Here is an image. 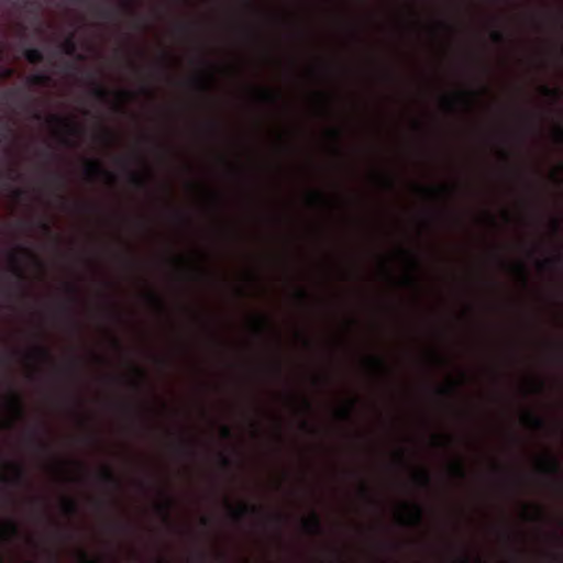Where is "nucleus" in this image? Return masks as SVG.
Segmentation results:
<instances>
[{"instance_id": "nucleus-60", "label": "nucleus", "mask_w": 563, "mask_h": 563, "mask_svg": "<svg viewBox=\"0 0 563 563\" xmlns=\"http://www.w3.org/2000/svg\"><path fill=\"white\" fill-rule=\"evenodd\" d=\"M134 368H135V371L137 372V374L141 376V378L143 380L145 378V373L142 369H140L139 367H134Z\"/></svg>"}, {"instance_id": "nucleus-44", "label": "nucleus", "mask_w": 563, "mask_h": 563, "mask_svg": "<svg viewBox=\"0 0 563 563\" xmlns=\"http://www.w3.org/2000/svg\"><path fill=\"white\" fill-rule=\"evenodd\" d=\"M98 15L101 16V18L108 19V18L111 16V11L100 9V10H98Z\"/></svg>"}, {"instance_id": "nucleus-9", "label": "nucleus", "mask_w": 563, "mask_h": 563, "mask_svg": "<svg viewBox=\"0 0 563 563\" xmlns=\"http://www.w3.org/2000/svg\"><path fill=\"white\" fill-rule=\"evenodd\" d=\"M9 258H10V262L12 264V273L14 274V276L22 283L24 284L25 283V279H26V276H25V273L24 271L22 269L21 265H20V261H19V257L16 256L15 253H10L9 254Z\"/></svg>"}, {"instance_id": "nucleus-62", "label": "nucleus", "mask_w": 563, "mask_h": 563, "mask_svg": "<svg viewBox=\"0 0 563 563\" xmlns=\"http://www.w3.org/2000/svg\"><path fill=\"white\" fill-rule=\"evenodd\" d=\"M303 405L307 410H311V404L307 399L303 400Z\"/></svg>"}, {"instance_id": "nucleus-31", "label": "nucleus", "mask_w": 563, "mask_h": 563, "mask_svg": "<svg viewBox=\"0 0 563 563\" xmlns=\"http://www.w3.org/2000/svg\"><path fill=\"white\" fill-rule=\"evenodd\" d=\"M542 92H543L544 96H547L549 98L558 99L560 97V91L559 90L551 89L548 86H543L542 87Z\"/></svg>"}, {"instance_id": "nucleus-32", "label": "nucleus", "mask_w": 563, "mask_h": 563, "mask_svg": "<svg viewBox=\"0 0 563 563\" xmlns=\"http://www.w3.org/2000/svg\"><path fill=\"white\" fill-rule=\"evenodd\" d=\"M11 132L10 126L2 121L0 117V142L7 139L8 134Z\"/></svg>"}, {"instance_id": "nucleus-58", "label": "nucleus", "mask_w": 563, "mask_h": 563, "mask_svg": "<svg viewBox=\"0 0 563 563\" xmlns=\"http://www.w3.org/2000/svg\"><path fill=\"white\" fill-rule=\"evenodd\" d=\"M406 283H407L408 285H410V286L416 285V280H415L412 277H407V278H406Z\"/></svg>"}, {"instance_id": "nucleus-47", "label": "nucleus", "mask_w": 563, "mask_h": 563, "mask_svg": "<svg viewBox=\"0 0 563 563\" xmlns=\"http://www.w3.org/2000/svg\"><path fill=\"white\" fill-rule=\"evenodd\" d=\"M112 344H113V346H114L115 349H118V350H121V349H122V343H121V341H120L118 338H115V336H113V338H112Z\"/></svg>"}, {"instance_id": "nucleus-34", "label": "nucleus", "mask_w": 563, "mask_h": 563, "mask_svg": "<svg viewBox=\"0 0 563 563\" xmlns=\"http://www.w3.org/2000/svg\"><path fill=\"white\" fill-rule=\"evenodd\" d=\"M211 79H212L211 74H207V76L205 78L198 79V84L203 91H206L208 89V81Z\"/></svg>"}, {"instance_id": "nucleus-15", "label": "nucleus", "mask_w": 563, "mask_h": 563, "mask_svg": "<svg viewBox=\"0 0 563 563\" xmlns=\"http://www.w3.org/2000/svg\"><path fill=\"white\" fill-rule=\"evenodd\" d=\"M51 82V77L44 73H37L27 78V84L31 86H47Z\"/></svg>"}, {"instance_id": "nucleus-20", "label": "nucleus", "mask_w": 563, "mask_h": 563, "mask_svg": "<svg viewBox=\"0 0 563 563\" xmlns=\"http://www.w3.org/2000/svg\"><path fill=\"white\" fill-rule=\"evenodd\" d=\"M92 96L100 101H107L109 97V91L102 86L98 85L97 82H92Z\"/></svg>"}, {"instance_id": "nucleus-23", "label": "nucleus", "mask_w": 563, "mask_h": 563, "mask_svg": "<svg viewBox=\"0 0 563 563\" xmlns=\"http://www.w3.org/2000/svg\"><path fill=\"white\" fill-rule=\"evenodd\" d=\"M354 406H355V401L354 400L350 401L347 406L338 410V416L342 420L350 421L352 418Z\"/></svg>"}, {"instance_id": "nucleus-28", "label": "nucleus", "mask_w": 563, "mask_h": 563, "mask_svg": "<svg viewBox=\"0 0 563 563\" xmlns=\"http://www.w3.org/2000/svg\"><path fill=\"white\" fill-rule=\"evenodd\" d=\"M457 390V386L456 384H450L449 386L446 387H441L438 389L439 394L443 395V396H451V395H454Z\"/></svg>"}, {"instance_id": "nucleus-13", "label": "nucleus", "mask_w": 563, "mask_h": 563, "mask_svg": "<svg viewBox=\"0 0 563 563\" xmlns=\"http://www.w3.org/2000/svg\"><path fill=\"white\" fill-rule=\"evenodd\" d=\"M63 511L67 516H76L78 514V504L74 498L65 497L62 501Z\"/></svg>"}, {"instance_id": "nucleus-25", "label": "nucleus", "mask_w": 563, "mask_h": 563, "mask_svg": "<svg viewBox=\"0 0 563 563\" xmlns=\"http://www.w3.org/2000/svg\"><path fill=\"white\" fill-rule=\"evenodd\" d=\"M411 509H412V517H411L412 523L420 525L422 521V517H423L422 507L419 504H412Z\"/></svg>"}, {"instance_id": "nucleus-14", "label": "nucleus", "mask_w": 563, "mask_h": 563, "mask_svg": "<svg viewBox=\"0 0 563 563\" xmlns=\"http://www.w3.org/2000/svg\"><path fill=\"white\" fill-rule=\"evenodd\" d=\"M62 52L68 56H75L77 53V43L71 34L60 45Z\"/></svg>"}, {"instance_id": "nucleus-56", "label": "nucleus", "mask_w": 563, "mask_h": 563, "mask_svg": "<svg viewBox=\"0 0 563 563\" xmlns=\"http://www.w3.org/2000/svg\"><path fill=\"white\" fill-rule=\"evenodd\" d=\"M274 368L276 369V373H277L278 375H282V365H280V363H279V362L275 364V367H274Z\"/></svg>"}, {"instance_id": "nucleus-40", "label": "nucleus", "mask_w": 563, "mask_h": 563, "mask_svg": "<svg viewBox=\"0 0 563 563\" xmlns=\"http://www.w3.org/2000/svg\"><path fill=\"white\" fill-rule=\"evenodd\" d=\"M20 251L22 253H24L25 255L33 257L35 260L36 264L42 266V263L40 262V260L29 249L20 247Z\"/></svg>"}, {"instance_id": "nucleus-38", "label": "nucleus", "mask_w": 563, "mask_h": 563, "mask_svg": "<svg viewBox=\"0 0 563 563\" xmlns=\"http://www.w3.org/2000/svg\"><path fill=\"white\" fill-rule=\"evenodd\" d=\"M516 268L520 273V275L522 276L523 282L527 283V268H526L525 264L523 263H518L516 265Z\"/></svg>"}, {"instance_id": "nucleus-48", "label": "nucleus", "mask_w": 563, "mask_h": 563, "mask_svg": "<svg viewBox=\"0 0 563 563\" xmlns=\"http://www.w3.org/2000/svg\"><path fill=\"white\" fill-rule=\"evenodd\" d=\"M298 297L301 299V300H306L307 297H308V294L305 289H299L298 292H297Z\"/></svg>"}, {"instance_id": "nucleus-24", "label": "nucleus", "mask_w": 563, "mask_h": 563, "mask_svg": "<svg viewBox=\"0 0 563 563\" xmlns=\"http://www.w3.org/2000/svg\"><path fill=\"white\" fill-rule=\"evenodd\" d=\"M258 96L263 101L272 104H275L279 99V95L268 91L266 89H260Z\"/></svg>"}, {"instance_id": "nucleus-52", "label": "nucleus", "mask_w": 563, "mask_h": 563, "mask_svg": "<svg viewBox=\"0 0 563 563\" xmlns=\"http://www.w3.org/2000/svg\"><path fill=\"white\" fill-rule=\"evenodd\" d=\"M331 135L335 139V140H339L340 136H341V133L339 130H332L331 131Z\"/></svg>"}, {"instance_id": "nucleus-16", "label": "nucleus", "mask_w": 563, "mask_h": 563, "mask_svg": "<svg viewBox=\"0 0 563 563\" xmlns=\"http://www.w3.org/2000/svg\"><path fill=\"white\" fill-rule=\"evenodd\" d=\"M130 183L137 189H145L147 187V178L129 170Z\"/></svg>"}, {"instance_id": "nucleus-37", "label": "nucleus", "mask_w": 563, "mask_h": 563, "mask_svg": "<svg viewBox=\"0 0 563 563\" xmlns=\"http://www.w3.org/2000/svg\"><path fill=\"white\" fill-rule=\"evenodd\" d=\"M120 8L125 11V12H129L131 14H134V10L132 9V4L130 1H121L120 2Z\"/></svg>"}, {"instance_id": "nucleus-55", "label": "nucleus", "mask_w": 563, "mask_h": 563, "mask_svg": "<svg viewBox=\"0 0 563 563\" xmlns=\"http://www.w3.org/2000/svg\"><path fill=\"white\" fill-rule=\"evenodd\" d=\"M552 224H553V229H554V231H555V232H558V231H559V229H560V223H559V221H558V220H553V221H552Z\"/></svg>"}, {"instance_id": "nucleus-22", "label": "nucleus", "mask_w": 563, "mask_h": 563, "mask_svg": "<svg viewBox=\"0 0 563 563\" xmlns=\"http://www.w3.org/2000/svg\"><path fill=\"white\" fill-rule=\"evenodd\" d=\"M526 419L531 423V426L536 429H539V430H542L545 428V421L544 419H542L541 417L532 413V412H528L526 415Z\"/></svg>"}, {"instance_id": "nucleus-39", "label": "nucleus", "mask_w": 563, "mask_h": 563, "mask_svg": "<svg viewBox=\"0 0 563 563\" xmlns=\"http://www.w3.org/2000/svg\"><path fill=\"white\" fill-rule=\"evenodd\" d=\"M361 494L363 497H365L367 500H369L371 503H373V499L371 497V493H369V488L367 487V485L365 484H362L361 485Z\"/></svg>"}, {"instance_id": "nucleus-10", "label": "nucleus", "mask_w": 563, "mask_h": 563, "mask_svg": "<svg viewBox=\"0 0 563 563\" xmlns=\"http://www.w3.org/2000/svg\"><path fill=\"white\" fill-rule=\"evenodd\" d=\"M24 57L31 64H38L44 60L43 52L35 47L26 48L24 51Z\"/></svg>"}, {"instance_id": "nucleus-2", "label": "nucleus", "mask_w": 563, "mask_h": 563, "mask_svg": "<svg viewBox=\"0 0 563 563\" xmlns=\"http://www.w3.org/2000/svg\"><path fill=\"white\" fill-rule=\"evenodd\" d=\"M305 531L312 536H322L324 530L321 519L316 511H312L309 518L302 520Z\"/></svg>"}, {"instance_id": "nucleus-6", "label": "nucleus", "mask_w": 563, "mask_h": 563, "mask_svg": "<svg viewBox=\"0 0 563 563\" xmlns=\"http://www.w3.org/2000/svg\"><path fill=\"white\" fill-rule=\"evenodd\" d=\"M10 467L12 468V471L14 473L13 477L9 478V477L3 476L2 481L4 483H10L15 486L23 485L26 482V472H25L24 467L18 463H11Z\"/></svg>"}, {"instance_id": "nucleus-41", "label": "nucleus", "mask_w": 563, "mask_h": 563, "mask_svg": "<svg viewBox=\"0 0 563 563\" xmlns=\"http://www.w3.org/2000/svg\"><path fill=\"white\" fill-rule=\"evenodd\" d=\"M555 137L558 142L563 143V126L558 125L555 129Z\"/></svg>"}, {"instance_id": "nucleus-50", "label": "nucleus", "mask_w": 563, "mask_h": 563, "mask_svg": "<svg viewBox=\"0 0 563 563\" xmlns=\"http://www.w3.org/2000/svg\"><path fill=\"white\" fill-rule=\"evenodd\" d=\"M13 195H14V197H15L16 199H20V198H22V196L24 195V191H23V190H21V189H15V190L13 191Z\"/></svg>"}, {"instance_id": "nucleus-8", "label": "nucleus", "mask_w": 563, "mask_h": 563, "mask_svg": "<svg viewBox=\"0 0 563 563\" xmlns=\"http://www.w3.org/2000/svg\"><path fill=\"white\" fill-rule=\"evenodd\" d=\"M100 481L106 484L107 486H110L112 488H119L120 487V481L117 477V475L113 473V471L106 466L102 468L100 473Z\"/></svg>"}, {"instance_id": "nucleus-11", "label": "nucleus", "mask_w": 563, "mask_h": 563, "mask_svg": "<svg viewBox=\"0 0 563 563\" xmlns=\"http://www.w3.org/2000/svg\"><path fill=\"white\" fill-rule=\"evenodd\" d=\"M9 407L19 416L22 417L24 415L23 405L20 396L12 391L9 397Z\"/></svg>"}, {"instance_id": "nucleus-57", "label": "nucleus", "mask_w": 563, "mask_h": 563, "mask_svg": "<svg viewBox=\"0 0 563 563\" xmlns=\"http://www.w3.org/2000/svg\"><path fill=\"white\" fill-rule=\"evenodd\" d=\"M180 451L184 452V453H188L187 443L184 442V441L181 442Z\"/></svg>"}, {"instance_id": "nucleus-43", "label": "nucleus", "mask_w": 563, "mask_h": 563, "mask_svg": "<svg viewBox=\"0 0 563 563\" xmlns=\"http://www.w3.org/2000/svg\"><path fill=\"white\" fill-rule=\"evenodd\" d=\"M310 197L313 201H324V197L321 192H313Z\"/></svg>"}, {"instance_id": "nucleus-33", "label": "nucleus", "mask_w": 563, "mask_h": 563, "mask_svg": "<svg viewBox=\"0 0 563 563\" xmlns=\"http://www.w3.org/2000/svg\"><path fill=\"white\" fill-rule=\"evenodd\" d=\"M38 227L41 228V230L46 234V235H53V231H52V228L51 225L46 222V221H40L38 222Z\"/></svg>"}, {"instance_id": "nucleus-7", "label": "nucleus", "mask_w": 563, "mask_h": 563, "mask_svg": "<svg viewBox=\"0 0 563 563\" xmlns=\"http://www.w3.org/2000/svg\"><path fill=\"white\" fill-rule=\"evenodd\" d=\"M47 121L52 124L63 125L66 129L67 134L69 135H76L79 132V128L77 126V124L69 119L52 114L48 117Z\"/></svg>"}, {"instance_id": "nucleus-30", "label": "nucleus", "mask_w": 563, "mask_h": 563, "mask_svg": "<svg viewBox=\"0 0 563 563\" xmlns=\"http://www.w3.org/2000/svg\"><path fill=\"white\" fill-rule=\"evenodd\" d=\"M369 363L376 368H380V369L386 368V363L382 357L372 356V357H369Z\"/></svg>"}, {"instance_id": "nucleus-12", "label": "nucleus", "mask_w": 563, "mask_h": 563, "mask_svg": "<svg viewBox=\"0 0 563 563\" xmlns=\"http://www.w3.org/2000/svg\"><path fill=\"white\" fill-rule=\"evenodd\" d=\"M538 265L542 269H550V268H554V267H560V266L563 265V256L559 254V255H555L553 257L545 258L543 261H540L538 263Z\"/></svg>"}, {"instance_id": "nucleus-29", "label": "nucleus", "mask_w": 563, "mask_h": 563, "mask_svg": "<svg viewBox=\"0 0 563 563\" xmlns=\"http://www.w3.org/2000/svg\"><path fill=\"white\" fill-rule=\"evenodd\" d=\"M147 298L153 305H155L159 309H164V301L157 294L150 292Z\"/></svg>"}, {"instance_id": "nucleus-59", "label": "nucleus", "mask_w": 563, "mask_h": 563, "mask_svg": "<svg viewBox=\"0 0 563 563\" xmlns=\"http://www.w3.org/2000/svg\"><path fill=\"white\" fill-rule=\"evenodd\" d=\"M444 102H445L450 108H452V107H453V103H454V102H453V99H451V98H444Z\"/></svg>"}, {"instance_id": "nucleus-18", "label": "nucleus", "mask_w": 563, "mask_h": 563, "mask_svg": "<svg viewBox=\"0 0 563 563\" xmlns=\"http://www.w3.org/2000/svg\"><path fill=\"white\" fill-rule=\"evenodd\" d=\"M415 481L423 488H429L431 485V476L426 470H421L416 473Z\"/></svg>"}, {"instance_id": "nucleus-35", "label": "nucleus", "mask_w": 563, "mask_h": 563, "mask_svg": "<svg viewBox=\"0 0 563 563\" xmlns=\"http://www.w3.org/2000/svg\"><path fill=\"white\" fill-rule=\"evenodd\" d=\"M221 437L225 440H229L232 438V430L230 427L228 426H222L221 427Z\"/></svg>"}, {"instance_id": "nucleus-1", "label": "nucleus", "mask_w": 563, "mask_h": 563, "mask_svg": "<svg viewBox=\"0 0 563 563\" xmlns=\"http://www.w3.org/2000/svg\"><path fill=\"white\" fill-rule=\"evenodd\" d=\"M228 506L232 517L238 521L243 520L249 515H261L263 512V509L255 505L242 504L238 508H233L229 504Z\"/></svg>"}, {"instance_id": "nucleus-3", "label": "nucleus", "mask_w": 563, "mask_h": 563, "mask_svg": "<svg viewBox=\"0 0 563 563\" xmlns=\"http://www.w3.org/2000/svg\"><path fill=\"white\" fill-rule=\"evenodd\" d=\"M85 174L89 178H96L98 176H104L110 180L114 179V176L107 170L102 164L98 161H88L85 165Z\"/></svg>"}, {"instance_id": "nucleus-61", "label": "nucleus", "mask_w": 563, "mask_h": 563, "mask_svg": "<svg viewBox=\"0 0 563 563\" xmlns=\"http://www.w3.org/2000/svg\"><path fill=\"white\" fill-rule=\"evenodd\" d=\"M464 99H468V97H473L474 96V92H470V91H466L464 93L461 95Z\"/></svg>"}, {"instance_id": "nucleus-5", "label": "nucleus", "mask_w": 563, "mask_h": 563, "mask_svg": "<svg viewBox=\"0 0 563 563\" xmlns=\"http://www.w3.org/2000/svg\"><path fill=\"white\" fill-rule=\"evenodd\" d=\"M20 536V529L15 521L8 520L5 523L0 521V540L9 542Z\"/></svg>"}, {"instance_id": "nucleus-4", "label": "nucleus", "mask_w": 563, "mask_h": 563, "mask_svg": "<svg viewBox=\"0 0 563 563\" xmlns=\"http://www.w3.org/2000/svg\"><path fill=\"white\" fill-rule=\"evenodd\" d=\"M541 470L547 475L553 477H559L562 472L559 460L552 454H549L541 460Z\"/></svg>"}, {"instance_id": "nucleus-45", "label": "nucleus", "mask_w": 563, "mask_h": 563, "mask_svg": "<svg viewBox=\"0 0 563 563\" xmlns=\"http://www.w3.org/2000/svg\"><path fill=\"white\" fill-rule=\"evenodd\" d=\"M423 190L427 191L428 194L438 195V194L444 192L446 189L440 188V189H423Z\"/></svg>"}, {"instance_id": "nucleus-46", "label": "nucleus", "mask_w": 563, "mask_h": 563, "mask_svg": "<svg viewBox=\"0 0 563 563\" xmlns=\"http://www.w3.org/2000/svg\"><path fill=\"white\" fill-rule=\"evenodd\" d=\"M80 556H81L84 563H98L96 561L89 560L87 553L84 551L80 552Z\"/></svg>"}, {"instance_id": "nucleus-27", "label": "nucleus", "mask_w": 563, "mask_h": 563, "mask_svg": "<svg viewBox=\"0 0 563 563\" xmlns=\"http://www.w3.org/2000/svg\"><path fill=\"white\" fill-rule=\"evenodd\" d=\"M490 38L496 44H504L506 41L505 34L499 30L492 31Z\"/></svg>"}, {"instance_id": "nucleus-51", "label": "nucleus", "mask_w": 563, "mask_h": 563, "mask_svg": "<svg viewBox=\"0 0 563 563\" xmlns=\"http://www.w3.org/2000/svg\"><path fill=\"white\" fill-rule=\"evenodd\" d=\"M457 562H459V563H470V560H468V558H467V556L462 555V556H459V558H457Z\"/></svg>"}, {"instance_id": "nucleus-19", "label": "nucleus", "mask_w": 563, "mask_h": 563, "mask_svg": "<svg viewBox=\"0 0 563 563\" xmlns=\"http://www.w3.org/2000/svg\"><path fill=\"white\" fill-rule=\"evenodd\" d=\"M172 507H173V500L170 498H167L164 504H159L157 506V509L162 514L164 521H166L167 523L170 522L169 511H170Z\"/></svg>"}, {"instance_id": "nucleus-63", "label": "nucleus", "mask_w": 563, "mask_h": 563, "mask_svg": "<svg viewBox=\"0 0 563 563\" xmlns=\"http://www.w3.org/2000/svg\"><path fill=\"white\" fill-rule=\"evenodd\" d=\"M301 427L306 430L310 428V426L307 421H302Z\"/></svg>"}, {"instance_id": "nucleus-17", "label": "nucleus", "mask_w": 563, "mask_h": 563, "mask_svg": "<svg viewBox=\"0 0 563 563\" xmlns=\"http://www.w3.org/2000/svg\"><path fill=\"white\" fill-rule=\"evenodd\" d=\"M32 355L45 362H52L53 360L51 351L43 345H36L32 352Z\"/></svg>"}, {"instance_id": "nucleus-26", "label": "nucleus", "mask_w": 563, "mask_h": 563, "mask_svg": "<svg viewBox=\"0 0 563 563\" xmlns=\"http://www.w3.org/2000/svg\"><path fill=\"white\" fill-rule=\"evenodd\" d=\"M451 471H452L454 476H456V477H459L461 479H464L465 476H466L465 468H464L463 464L460 461L455 462L454 464H452Z\"/></svg>"}, {"instance_id": "nucleus-53", "label": "nucleus", "mask_w": 563, "mask_h": 563, "mask_svg": "<svg viewBox=\"0 0 563 563\" xmlns=\"http://www.w3.org/2000/svg\"><path fill=\"white\" fill-rule=\"evenodd\" d=\"M200 521H201V525L205 527L210 526V519L207 517H202Z\"/></svg>"}, {"instance_id": "nucleus-42", "label": "nucleus", "mask_w": 563, "mask_h": 563, "mask_svg": "<svg viewBox=\"0 0 563 563\" xmlns=\"http://www.w3.org/2000/svg\"><path fill=\"white\" fill-rule=\"evenodd\" d=\"M20 90H8L4 92V98L7 100H12L14 97L19 95Z\"/></svg>"}, {"instance_id": "nucleus-64", "label": "nucleus", "mask_w": 563, "mask_h": 563, "mask_svg": "<svg viewBox=\"0 0 563 563\" xmlns=\"http://www.w3.org/2000/svg\"><path fill=\"white\" fill-rule=\"evenodd\" d=\"M38 446L42 449V450H48V446L42 442L38 443Z\"/></svg>"}, {"instance_id": "nucleus-54", "label": "nucleus", "mask_w": 563, "mask_h": 563, "mask_svg": "<svg viewBox=\"0 0 563 563\" xmlns=\"http://www.w3.org/2000/svg\"><path fill=\"white\" fill-rule=\"evenodd\" d=\"M118 95H119L120 97H124V98H130V97H132V93H131V92H129V91H120Z\"/></svg>"}, {"instance_id": "nucleus-36", "label": "nucleus", "mask_w": 563, "mask_h": 563, "mask_svg": "<svg viewBox=\"0 0 563 563\" xmlns=\"http://www.w3.org/2000/svg\"><path fill=\"white\" fill-rule=\"evenodd\" d=\"M220 462H221V465L224 467V468H231L232 467V461L231 459H229L227 455L224 454H220Z\"/></svg>"}, {"instance_id": "nucleus-49", "label": "nucleus", "mask_w": 563, "mask_h": 563, "mask_svg": "<svg viewBox=\"0 0 563 563\" xmlns=\"http://www.w3.org/2000/svg\"><path fill=\"white\" fill-rule=\"evenodd\" d=\"M53 178L59 183L60 187L64 186V178L60 175L54 174Z\"/></svg>"}, {"instance_id": "nucleus-21", "label": "nucleus", "mask_w": 563, "mask_h": 563, "mask_svg": "<svg viewBox=\"0 0 563 563\" xmlns=\"http://www.w3.org/2000/svg\"><path fill=\"white\" fill-rule=\"evenodd\" d=\"M269 321L266 317L258 316L254 320L255 331L258 335H262L264 331L268 328Z\"/></svg>"}]
</instances>
